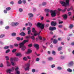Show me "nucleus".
Listing matches in <instances>:
<instances>
[{
  "label": "nucleus",
  "instance_id": "1",
  "mask_svg": "<svg viewBox=\"0 0 74 74\" xmlns=\"http://www.w3.org/2000/svg\"><path fill=\"white\" fill-rule=\"evenodd\" d=\"M60 2L63 7H67L69 5L70 0H66V2L63 1H61Z\"/></svg>",
  "mask_w": 74,
  "mask_h": 74
},
{
  "label": "nucleus",
  "instance_id": "2",
  "mask_svg": "<svg viewBox=\"0 0 74 74\" xmlns=\"http://www.w3.org/2000/svg\"><path fill=\"white\" fill-rule=\"evenodd\" d=\"M19 45V48H21V50L22 51H25V50L26 49V47L23 44V43H20Z\"/></svg>",
  "mask_w": 74,
  "mask_h": 74
},
{
  "label": "nucleus",
  "instance_id": "3",
  "mask_svg": "<svg viewBox=\"0 0 74 74\" xmlns=\"http://www.w3.org/2000/svg\"><path fill=\"white\" fill-rule=\"evenodd\" d=\"M37 26L38 27H39L40 29L42 30V29H44L45 26H44V24H42L41 23H38L37 24Z\"/></svg>",
  "mask_w": 74,
  "mask_h": 74
},
{
  "label": "nucleus",
  "instance_id": "4",
  "mask_svg": "<svg viewBox=\"0 0 74 74\" xmlns=\"http://www.w3.org/2000/svg\"><path fill=\"white\" fill-rule=\"evenodd\" d=\"M56 11V10H55L54 11L53 10H50L51 15L52 17H55V16L56 15V13L55 12Z\"/></svg>",
  "mask_w": 74,
  "mask_h": 74
},
{
  "label": "nucleus",
  "instance_id": "5",
  "mask_svg": "<svg viewBox=\"0 0 74 74\" xmlns=\"http://www.w3.org/2000/svg\"><path fill=\"white\" fill-rule=\"evenodd\" d=\"M14 70H15V68H14V67H12V69H9L7 70L6 71L7 73L10 74L11 73V72L12 71H13Z\"/></svg>",
  "mask_w": 74,
  "mask_h": 74
},
{
  "label": "nucleus",
  "instance_id": "6",
  "mask_svg": "<svg viewBox=\"0 0 74 74\" xmlns=\"http://www.w3.org/2000/svg\"><path fill=\"white\" fill-rule=\"evenodd\" d=\"M49 30H51V31H53V30H56V28L55 27H49Z\"/></svg>",
  "mask_w": 74,
  "mask_h": 74
},
{
  "label": "nucleus",
  "instance_id": "7",
  "mask_svg": "<svg viewBox=\"0 0 74 74\" xmlns=\"http://www.w3.org/2000/svg\"><path fill=\"white\" fill-rule=\"evenodd\" d=\"M34 47L36 48L37 49H39V45L38 44H34Z\"/></svg>",
  "mask_w": 74,
  "mask_h": 74
},
{
  "label": "nucleus",
  "instance_id": "8",
  "mask_svg": "<svg viewBox=\"0 0 74 74\" xmlns=\"http://www.w3.org/2000/svg\"><path fill=\"white\" fill-rule=\"evenodd\" d=\"M57 24L56 22H55L54 21H52L51 23V25L53 26H55Z\"/></svg>",
  "mask_w": 74,
  "mask_h": 74
},
{
  "label": "nucleus",
  "instance_id": "9",
  "mask_svg": "<svg viewBox=\"0 0 74 74\" xmlns=\"http://www.w3.org/2000/svg\"><path fill=\"white\" fill-rule=\"evenodd\" d=\"M73 64L74 63H73V62L72 61H71L69 62L68 64V66L69 67H70V66H72V65H73Z\"/></svg>",
  "mask_w": 74,
  "mask_h": 74
},
{
  "label": "nucleus",
  "instance_id": "10",
  "mask_svg": "<svg viewBox=\"0 0 74 74\" xmlns=\"http://www.w3.org/2000/svg\"><path fill=\"white\" fill-rule=\"evenodd\" d=\"M32 50L30 49H28L27 51L26 52V54H29V53H32Z\"/></svg>",
  "mask_w": 74,
  "mask_h": 74
},
{
  "label": "nucleus",
  "instance_id": "11",
  "mask_svg": "<svg viewBox=\"0 0 74 74\" xmlns=\"http://www.w3.org/2000/svg\"><path fill=\"white\" fill-rule=\"evenodd\" d=\"M26 42H29V40H24V41H23L22 42L20 43V44H23V45H24Z\"/></svg>",
  "mask_w": 74,
  "mask_h": 74
},
{
  "label": "nucleus",
  "instance_id": "12",
  "mask_svg": "<svg viewBox=\"0 0 74 74\" xmlns=\"http://www.w3.org/2000/svg\"><path fill=\"white\" fill-rule=\"evenodd\" d=\"M19 34L21 36H23V37H24V36H25V35H26V34H25V33L23 32H22L20 33Z\"/></svg>",
  "mask_w": 74,
  "mask_h": 74
},
{
  "label": "nucleus",
  "instance_id": "13",
  "mask_svg": "<svg viewBox=\"0 0 74 74\" xmlns=\"http://www.w3.org/2000/svg\"><path fill=\"white\" fill-rule=\"evenodd\" d=\"M58 11H57L56 12V13L58 15H59L60 14V11H62V9L60 8H58Z\"/></svg>",
  "mask_w": 74,
  "mask_h": 74
},
{
  "label": "nucleus",
  "instance_id": "14",
  "mask_svg": "<svg viewBox=\"0 0 74 74\" xmlns=\"http://www.w3.org/2000/svg\"><path fill=\"white\" fill-rule=\"evenodd\" d=\"M6 64L7 66L8 67H10V66H11V63H10L8 61H7L6 62Z\"/></svg>",
  "mask_w": 74,
  "mask_h": 74
},
{
  "label": "nucleus",
  "instance_id": "15",
  "mask_svg": "<svg viewBox=\"0 0 74 74\" xmlns=\"http://www.w3.org/2000/svg\"><path fill=\"white\" fill-rule=\"evenodd\" d=\"M32 32L33 33H37V31L36 30V29L34 28H33L32 29Z\"/></svg>",
  "mask_w": 74,
  "mask_h": 74
},
{
  "label": "nucleus",
  "instance_id": "16",
  "mask_svg": "<svg viewBox=\"0 0 74 74\" xmlns=\"http://www.w3.org/2000/svg\"><path fill=\"white\" fill-rule=\"evenodd\" d=\"M58 43V40L56 39V38H55L53 40V44H56Z\"/></svg>",
  "mask_w": 74,
  "mask_h": 74
},
{
  "label": "nucleus",
  "instance_id": "17",
  "mask_svg": "<svg viewBox=\"0 0 74 74\" xmlns=\"http://www.w3.org/2000/svg\"><path fill=\"white\" fill-rule=\"evenodd\" d=\"M28 15L29 16V18H32V17H33V14L30 13L28 14Z\"/></svg>",
  "mask_w": 74,
  "mask_h": 74
},
{
  "label": "nucleus",
  "instance_id": "18",
  "mask_svg": "<svg viewBox=\"0 0 74 74\" xmlns=\"http://www.w3.org/2000/svg\"><path fill=\"white\" fill-rule=\"evenodd\" d=\"M45 11L46 12L48 13V12H49V11H50V10L49 9H45Z\"/></svg>",
  "mask_w": 74,
  "mask_h": 74
},
{
  "label": "nucleus",
  "instance_id": "19",
  "mask_svg": "<svg viewBox=\"0 0 74 74\" xmlns=\"http://www.w3.org/2000/svg\"><path fill=\"white\" fill-rule=\"evenodd\" d=\"M63 17H64V19H66L67 18V16L66 14H64L63 16Z\"/></svg>",
  "mask_w": 74,
  "mask_h": 74
},
{
  "label": "nucleus",
  "instance_id": "20",
  "mask_svg": "<svg viewBox=\"0 0 74 74\" xmlns=\"http://www.w3.org/2000/svg\"><path fill=\"white\" fill-rule=\"evenodd\" d=\"M69 27L70 29H72V28L74 27V25L73 24H71L69 26Z\"/></svg>",
  "mask_w": 74,
  "mask_h": 74
},
{
  "label": "nucleus",
  "instance_id": "21",
  "mask_svg": "<svg viewBox=\"0 0 74 74\" xmlns=\"http://www.w3.org/2000/svg\"><path fill=\"white\" fill-rule=\"evenodd\" d=\"M30 69V68L29 67H27L26 68H25V71H29V69Z\"/></svg>",
  "mask_w": 74,
  "mask_h": 74
},
{
  "label": "nucleus",
  "instance_id": "22",
  "mask_svg": "<svg viewBox=\"0 0 74 74\" xmlns=\"http://www.w3.org/2000/svg\"><path fill=\"white\" fill-rule=\"evenodd\" d=\"M9 48H10V46H6L4 47V49H8Z\"/></svg>",
  "mask_w": 74,
  "mask_h": 74
},
{
  "label": "nucleus",
  "instance_id": "23",
  "mask_svg": "<svg viewBox=\"0 0 74 74\" xmlns=\"http://www.w3.org/2000/svg\"><path fill=\"white\" fill-rule=\"evenodd\" d=\"M66 10H67V8H65L64 10H62L61 11L62 12H65L66 11Z\"/></svg>",
  "mask_w": 74,
  "mask_h": 74
},
{
  "label": "nucleus",
  "instance_id": "24",
  "mask_svg": "<svg viewBox=\"0 0 74 74\" xmlns=\"http://www.w3.org/2000/svg\"><path fill=\"white\" fill-rule=\"evenodd\" d=\"M25 66L26 67H30V64L28 63L25 64Z\"/></svg>",
  "mask_w": 74,
  "mask_h": 74
},
{
  "label": "nucleus",
  "instance_id": "25",
  "mask_svg": "<svg viewBox=\"0 0 74 74\" xmlns=\"http://www.w3.org/2000/svg\"><path fill=\"white\" fill-rule=\"evenodd\" d=\"M57 37V36L56 35H54L53 36V38L51 39V40H53V38H55Z\"/></svg>",
  "mask_w": 74,
  "mask_h": 74
},
{
  "label": "nucleus",
  "instance_id": "26",
  "mask_svg": "<svg viewBox=\"0 0 74 74\" xmlns=\"http://www.w3.org/2000/svg\"><path fill=\"white\" fill-rule=\"evenodd\" d=\"M67 71H68V72H72V70L70 68L68 69Z\"/></svg>",
  "mask_w": 74,
  "mask_h": 74
},
{
  "label": "nucleus",
  "instance_id": "27",
  "mask_svg": "<svg viewBox=\"0 0 74 74\" xmlns=\"http://www.w3.org/2000/svg\"><path fill=\"white\" fill-rule=\"evenodd\" d=\"M16 56H21V54L20 53H17L16 55Z\"/></svg>",
  "mask_w": 74,
  "mask_h": 74
},
{
  "label": "nucleus",
  "instance_id": "28",
  "mask_svg": "<svg viewBox=\"0 0 74 74\" xmlns=\"http://www.w3.org/2000/svg\"><path fill=\"white\" fill-rule=\"evenodd\" d=\"M18 3L19 4H21L22 3V1L21 0H20L18 1Z\"/></svg>",
  "mask_w": 74,
  "mask_h": 74
},
{
  "label": "nucleus",
  "instance_id": "29",
  "mask_svg": "<svg viewBox=\"0 0 74 74\" xmlns=\"http://www.w3.org/2000/svg\"><path fill=\"white\" fill-rule=\"evenodd\" d=\"M16 34L15 33H13L12 34V36H15Z\"/></svg>",
  "mask_w": 74,
  "mask_h": 74
},
{
  "label": "nucleus",
  "instance_id": "30",
  "mask_svg": "<svg viewBox=\"0 0 74 74\" xmlns=\"http://www.w3.org/2000/svg\"><path fill=\"white\" fill-rule=\"evenodd\" d=\"M4 36H5V35L4 34L0 35V38H3Z\"/></svg>",
  "mask_w": 74,
  "mask_h": 74
},
{
  "label": "nucleus",
  "instance_id": "31",
  "mask_svg": "<svg viewBox=\"0 0 74 74\" xmlns=\"http://www.w3.org/2000/svg\"><path fill=\"white\" fill-rule=\"evenodd\" d=\"M57 69H58V70H62V68L60 66H59L57 67Z\"/></svg>",
  "mask_w": 74,
  "mask_h": 74
},
{
  "label": "nucleus",
  "instance_id": "32",
  "mask_svg": "<svg viewBox=\"0 0 74 74\" xmlns=\"http://www.w3.org/2000/svg\"><path fill=\"white\" fill-rule=\"evenodd\" d=\"M52 54L53 55H55V54H56V52L55 51H52Z\"/></svg>",
  "mask_w": 74,
  "mask_h": 74
},
{
  "label": "nucleus",
  "instance_id": "33",
  "mask_svg": "<svg viewBox=\"0 0 74 74\" xmlns=\"http://www.w3.org/2000/svg\"><path fill=\"white\" fill-rule=\"evenodd\" d=\"M34 36L35 37H36V36H39L38 33H34Z\"/></svg>",
  "mask_w": 74,
  "mask_h": 74
},
{
  "label": "nucleus",
  "instance_id": "34",
  "mask_svg": "<svg viewBox=\"0 0 74 74\" xmlns=\"http://www.w3.org/2000/svg\"><path fill=\"white\" fill-rule=\"evenodd\" d=\"M6 10H7V11H10V10H11V8L10 7L7 8H6Z\"/></svg>",
  "mask_w": 74,
  "mask_h": 74
},
{
  "label": "nucleus",
  "instance_id": "35",
  "mask_svg": "<svg viewBox=\"0 0 74 74\" xmlns=\"http://www.w3.org/2000/svg\"><path fill=\"white\" fill-rule=\"evenodd\" d=\"M48 59L49 60H52L53 59V58L52 57H50L48 58Z\"/></svg>",
  "mask_w": 74,
  "mask_h": 74
},
{
  "label": "nucleus",
  "instance_id": "36",
  "mask_svg": "<svg viewBox=\"0 0 74 74\" xmlns=\"http://www.w3.org/2000/svg\"><path fill=\"white\" fill-rule=\"evenodd\" d=\"M19 11L20 12H22L23 11V9L21 8H20L19 10Z\"/></svg>",
  "mask_w": 74,
  "mask_h": 74
},
{
  "label": "nucleus",
  "instance_id": "37",
  "mask_svg": "<svg viewBox=\"0 0 74 74\" xmlns=\"http://www.w3.org/2000/svg\"><path fill=\"white\" fill-rule=\"evenodd\" d=\"M18 24H19L18 23H13V24L14 26H17V25H18Z\"/></svg>",
  "mask_w": 74,
  "mask_h": 74
},
{
  "label": "nucleus",
  "instance_id": "38",
  "mask_svg": "<svg viewBox=\"0 0 74 74\" xmlns=\"http://www.w3.org/2000/svg\"><path fill=\"white\" fill-rule=\"evenodd\" d=\"M47 4V3L46 2H43L42 3V5H45Z\"/></svg>",
  "mask_w": 74,
  "mask_h": 74
},
{
  "label": "nucleus",
  "instance_id": "39",
  "mask_svg": "<svg viewBox=\"0 0 74 74\" xmlns=\"http://www.w3.org/2000/svg\"><path fill=\"white\" fill-rule=\"evenodd\" d=\"M6 60H9V57L8 56H6L5 57Z\"/></svg>",
  "mask_w": 74,
  "mask_h": 74
},
{
  "label": "nucleus",
  "instance_id": "40",
  "mask_svg": "<svg viewBox=\"0 0 74 74\" xmlns=\"http://www.w3.org/2000/svg\"><path fill=\"white\" fill-rule=\"evenodd\" d=\"M31 33V30H29L28 31L27 34L28 35H29Z\"/></svg>",
  "mask_w": 74,
  "mask_h": 74
},
{
  "label": "nucleus",
  "instance_id": "41",
  "mask_svg": "<svg viewBox=\"0 0 74 74\" xmlns=\"http://www.w3.org/2000/svg\"><path fill=\"white\" fill-rule=\"evenodd\" d=\"M30 38L32 39V40H35V38H34V36H31L30 37Z\"/></svg>",
  "mask_w": 74,
  "mask_h": 74
},
{
  "label": "nucleus",
  "instance_id": "42",
  "mask_svg": "<svg viewBox=\"0 0 74 74\" xmlns=\"http://www.w3.org/2000/svg\"><path fill=\"white\" fill-rule=\"evenodd\" d=\"M10 49H8V50L6 51L5 53H8V52H10Z\"/></svg>",
  "mask_w": 74,
  "mask_h": 74
},
{
  "label": "nucleus",
  "instance_id": "43",
  "mask_svg": "<svg viewBox=\"0 0 74 74\" xmlns=\"http://www.w3.org/2000/svg\"><path fill=\"white\" fill-rule=\"evenodd\" d=\"M62 47H59L58 48V51H61V50H62Z\"/></svg>",
  "mask_w": 74,
  "mask_h": 74
},
{
  "label": "nucleus",
  "instance_id": "44",
  "mask_svg": "<svg viewBox=\"0 0 74 74\" xmlns=\"http://www.w3.org/2000/svg\"><path fill=\"white\" fill-rule=\"evenodd\" d=\"M16 39L17 41H20V37H17Z\"/></svg>",
  "mask_w": 74,
  "mask_h": 74
},
{
  "label": "nucleus",
  "instance_id": "45",
  "mask_svg": "<svg viewBox=\"0 0 74 74\" xmlns=\"http://www.w3.org/2000/svg\"><path fill=\"white\" fill-rule=\"evenodd\" d=\"M28 25H29V26L31 27L32 26V23H31L30 22H29L28 23Z\"/></svg>",
  "mask_w": 74,
  "mask_h": 74
},
{
  "label": "nucleus",
  "instance_id": "46",
  "mask_svg": "<svg viewBox=\"0 0 74 74\" xmlns=\"http://www.w3.org/2000/svg\"><path fill=\"white\" fill-rule=\"evenodd\" d=\"M23 59L24 60H25V61L27 60V58H26V57H24Z\"/></svg>",
  "mask_w": 74,
  "mask_h": 74
},
{
  "label": "nucleus",
  "instance_id": "47",
  "mask_svg": "<svg viewBox=\"0 0 74 74\" xmlns=\"http://www.w3.org/2000/svg\"><path fill=\"white\" fill-rule=\"evenodd\" d=\"M28 47H32V44H29L28 45Z\"/></svg>",
  "mask_w": 74,
  "mask_h": 74
},
{
  "label": "nucleus",
  "instance_id": "48",
  "mask_svg": "<svg viewBox=\"0 0 74 74\" xmlns=\"http://www.w3.org/2000/svg\"><path fill=\"white\" fill-rule=\"evenodd\" d=\"M22 2L23 4H25L26 3V1L25 0H23Z\"/></svg>",
  "mask_w": 74,
  "mask_h": 74
},
{
  "label": "nucleus",
  "instance_id": "49",
  "mask_svg": "<svg viewBox=\"0 0 74 74\" xmlns=\"http://www.w3.org/2000/svg\"><path fill=\"white\" fill-rule=\"evenodd\" d=\"M16 51V49H13L12 51V52L14 53V52H15Z\"/></svg>",
  "mask_w": 74,
  "mask_h": 74
},
{
  "label": "nucleus",
  "instance_id": "50",
  "mask_svg": "<svg viewBox=\"0 0 74 74\" xmlns=\"http://www.w3.org/2000/svg\"><path fill=\"white\" fill-rule=\"evenodd\" d=\"M14 45L15 47H18V45H19L18 44H15Z\"/></svg>",
  "mask_w": 74,
  "mask_h": 74
},
{
  "label": "nucleus",
  "instance_id": "51",
  "mask_svg": "<svg viewBox=\"0 0 74 74\" xmlns=\"http://www.w3.org/2000/svg\"><path fill=\"white\" fill-rule=\"evenodd\" d=\"M60 58L62 59H64V58H65V57H64V56H61L60 57Z\"/></svg>",
  "mask_w": 74,
  "mask_h": 74
},
{
  "label": "nucleus",
  "instance_id": "52",
  "mask_svg": "<svg viewBox=\"0 0 74 74\" xmlns=\"http://www.w3.org/2000/svg\"><path fill=\"white\" fill-rule=\"evenodd\" d=\"M38 37L39 39H40V40H42V37H41V36H38Z\"/></svg>",
  "mask_w": 74,
  "mask_h": 74
},
{
  "label": "nucleus",
  "instance_id": "53",
  "mask_svg": "<svg viewBox=\"0 0 74 74\" xmlns=\"http://www.w3.org/2000/svg\"><path fill=\"white\" fill-rule=\"evenodd\" d=\"M35 71H36V70H35V69H33L32 70V73H34Z\"/></svg>",
  "mask_w": 74,
  "mask_h": 74
},
{
  "label": "nucleus",
  "instance_id": "54",
  "mask_svg": "<svg viewBox=\"0 0 74 74\" xmlns=\"http://www.w3.org/2000/svg\"><path fill=\"white\" fill-rule=\"evenodd\" d=\"M4 14H7V11L6 10H4Z\"/></svg>",
  "mask_w": 74,
  "mask_h": 74
},
{
  "label": "nucleus",
  "instance_id": "55",
  "mask_svg": "<svg viewBox=\"0 0 74 74\" xmlns=\"http://www.w3.org/2000/svg\"><path fill=\"white\" fill-rule=\"evenodd\" d=\"M18 70H19V68H18V67H16L15 69V71H18Z\"/></svg>",
  "mask_w": 74,
  "mask_h": 74
},
{
  "label": "nucleus",
  "instance_id": "56",
  "mask_svg": "<svg viewBox=\"0 0 74 74\" xmlns=\"http://www.w3.org/2000/svg\"><path fill=\"white\" fill-rule=\"evenodd\" d=\"M40 60V58H37L36 59V62H38Z\"/></svg>",
  "mask_w": 74,
  "mask_h": 74
},
{
  "label": "nucleus",
  "instance_id": "57",
  "mask_svg": "<svg viewBox=\"0 0 74 74\" xmlns=\"http://www.w3.org/2000/svg\"><path fill=\"white\" fill-rule=\"evenodd\" d=\"M16 73L17 74H20V71H17L16 72Z\"/></svg>",
  "mask_w": 74,
  "mask_h": 74
},
{
  "label": "nucleus",
  "instance_id": "58",
  "mask_svg": "<svg viewBox=\"0 0 74 74\" xmlns=\"http://www.w3.org/2000/svg\"><path fill=\"white\" fill-rule=\"evenodd\" d=\"M13 60H14V59L13 58H11L10 59V62H13Z\"/></svg>",
  "mask_w": 74,
  "mask_h": 74
},
{
  "label": "nucleus",
  "instance_id": "59",
  "mask_svg": "<svg viewBox=\"0 0 74 74\" xmlns=\"http://www.w3.org/2000/svg\"><path fill=\"white\" fill-rule=\"evenodd\" d=\"M9 27H9V26H7L5 27V29H8Z\"/></svg>",
  "mask_w": 74,
  "mask_h": 74
},
{
  "label": "nucleus",
  "instance_id": "60",
  "mask_svg": "<svg viewBox=\"0 0 74 74\" xmlns=\"http://www.w3.org/2000/svg\"><path fill=\"white\" fill-rule=\"evenodd\" d=\"M14 60L15 61H18V58H14Z\"/></svg>",
  "mask_w": 74,
  "mask_h": 74
},
{
  "label": "nucleus",
  "instance_id": "61",
  "mask_svg": "<svg viewBox=\"0 0 74 74\" xmlns=\"http://www.w3.org/2000/svg\"><path fill=\"white\" fill-rule=\"evenodd\" d=\"M68 14L69 16H71V12H69L68 13Z\"/></svg>",
  "mask_w": 74,
  "mask_h": 74
},
{
  "label": "nucleus",
  "instance_id": "62",
  "mask_svg": "<svg viewBox=\"0 0 74 74\" xmlns=\"http://www.w3.org/2000/svg\"><path fill=\"white\" fill-rule=\"evenodd\" d=\"M62 25H60L58 26V27H59V28H61V27H62Z\"/></svg>",
  "mask_w": 74,
  "mask_h": 74
},
{
  "label": "nucleus",
  "instance_id": "63",
  "mask_svg": "<svg viewBox=\"0 0 74 74\" xmlns=\"http://www.w3.org/2000/svg\"><path fill=\"white\" fill-rule=\"evenodd\" d=\"M10 48H14V46L13 45H10Z\"/></svg>",
  "mask_w": 74,
  "mask_h": 74
},
{
  "label": "nucleus",
  "instance_id": "64",
  "mask_svg": "<svg viewBox=\"0 0 74 74\" xmlns=\"http://www.w3.org/2000/svg\"><path fill=\"white\" fill-rule=\"evenodd\" d=\"M55 65L53 64L51 65V67L52 68H53V67H55Z\"/></svg>",
  "mask_w": 74,
  "mask_h": 74
}]
</instances>
